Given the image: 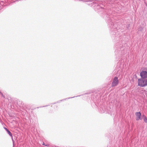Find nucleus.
I'll use <instances>...</instances> for the list:
<instances>
[{"instance_id":"1","label":"nucleus","mask_w":147,"mask_h":147,"mask_svg":"<svg viewBox=\"0 0 147 147\" xmlns=\"http://www.w3.org/2000/svg\"><path fill=\"white\" fill-rule=\"evenodd\" d=\"M138 85L141 87H143L147 85V80L146 79H138Z\"/></svg>"},{"instance_id":"2","label":"nucleus","mask_w":147,"mask_h":147,"mask_svg":"<svg viewBox=\"0 0 147 147\" xmlns=\"http://www.w3.org/2000/svg\"><path fill=\"white\" fill-rule=\"evenodd\" d=\"M114 20L111 19H109L108 21L109 27L111 29L113 28L115 30H114L115 31V30L117 29L116 28H117V24L114 23Z\"/></svg>"},{"instance_id":"3","label":"nucleus","mask_w":147,"mask_h":147,"mask_svg":"<svg viewBox=\"0 0 147 147\" xmlns=\"http://www.w3.org/2000/svg\"><path fill=\"white\" fill-rule=\"evenodd\" d=\"M119 80L117 77H115L113 79L112 83V86L113 87L117 86L119 83Z\"/></svg>"},{"instance_id":"4","label":"nucleus","mask_w":147,"mask_h":147,"mask_svg":"<svg viewBox=\"0 0 147 147\" xmlns=\"http://www.w3.org/2000/svg\"><path fill=\"white\" fill-rule=\"evenodd\" d=\"M140 76L142 78L145 79L147 78V71H142L140 73Z\"/></svg>"},{"instance_id":"5","label":"nucleus","mask_w":147,"mask_h":147,"mask_svg":"<svg viewBox=\"0 0 147 147\" xmlns=\"http://www.w3.org/2000/svg\"><path fill=\"white\" fill-rule=\"evenodd\" d=\"M135 115L136 117V120L138 121L139 120L142 119V118L141 117V113L140 112H136L135 113Z\"/></svg>"},{"instance_id":"6","label":"nucleus","mask_w":147,"mask_h":147,"mask_svg":"<svg viewBox=\"0 0 147 147\" xmlns=\"http://www.w3.org/2000/svg\"><path fill=\"white\" fill-rule=\"evenodd\" d=\"M7 132L8 134H9V135L11 137L12 140L13 142V145H14V140L13 138V136L12 134L10 132V131H9V130L7 131Z\"/></svg>"},{"instance_id":"7","label":"nucleus","mask_w":147,"mask_h":147,"mask_svg":"<svg viewBox=\"0 0 147 147\" xmlns=\"http://www.w3.org/2000/svg\"><path fill=\"white\" fill-rule=\"evenodd\" d=\"M102 3H103V2L100 1H97L95 3L98 6H100L101 5V4Z\"/></svg>"},{"instance_id":"8","label":"nucleus","mask_w":147,"mask_h":147,"mask_svg":"<svg viewBox=\"0 0 147 147\" xmlns=\"http://www.w3.org/2000/svg\"><path fill=\"white\" fill-rule=\"evenodd\" d=\"M80 1H83V2H88L90 1L92 2V0H80Z\"/></svg>"},{"instance_id":"9","label":"nucleus","mask_w":147,"mask_h":147,"mask_svg":"<svg viewBox=\"0 0 147 147\" xmlns=\"http://www.w3.org/2000/svg\"><path fill=\"white\" fill-rule=\"evenodd\" d=\"M144 120L145 123H147V118L146 117H145L144 118Z\"/></svg>"},{"instance_id":"10","label":"nucleus","mask_w":147,"mask_h":147,"mask_svg":"<svg viewBox=\"0 0 147 147\" xmlns=\"http://www.w3.org/2000/svg\"><path fill=\"white\" fill-rule=\"evenodd\" d=\"M43 145H45L46 146H47V147H48V146H49V144H45L44 143H43V144H42Z\"/></svg>"},{"instance_id":"11","label":"nucleus","mask_w":147,"mask_h":147,"mask_svg":"<svg viewBox=\"0 0 147 147\" xmlns=\"http://www.w3.org/2000/svg\"><path fill=\"white\" fill-rule=\"evenodd\" d=\"M113 1H110L109 2V1H108L107 2V3H109L110 4H112L113 3Z\"/></svg>"},{"instance_id":"12","label":"nucleus","mask_w":147,"mask_h":147,"mask_svg":"<svg viewBox=\"0 0 147 147\" xmlns=\"http://www.w3.org/2000/svg\"><path fill=\"white\" fill-rule=\"evenodd\" d=\"M4 128L7 131H8V130L6 128L4 127Z\"/></svg>"},{"instance_id":"13","label":"nucleus","mask_w":147,"mask_h":147,"mask_svg":"<svg viewBox=\"0 0 147 147\" xmlns=\"http://www.w3.org/2000/svg\"><path fill=\"white\" fill-rule=\"evenodd\" d=\"M1 94L2 96L4 97V96H3V94L2 93H1Z\"/></svg>"},{"instance_id":"14","label":"nucleus","mask_w":147,"mask_h":147,"mask_svg":"<svg viewBox=\"0 0 147 147\" xmlns=\"http://www.w3.org/2000/svg\"><path fill=\"white\" fill-rule=\"evenodd\" d=\"M142 116L144 117V118L145 117H146L144 115H143Z\"/></svg>"},{"instance_id":"15","label":"nucleus","mask_w":147,"mask_h":147,"mask_svg":"<svg viewBox=\"0 0 147 147\" xmlns=\"http://www.w3.org/2000/svg\"><path fill=\"white\" fill-rule=\"evenodd\" d=\"M112 15H111L110 18H112Z\"/></svg>"},{"instance_id":"16","label":"nucleus","mask_w":147,"mask_h":147,"mask_svg":"<svg viewBox=\"0 0 147 147\" xmlns=\"http://www.w3.org/2000/svg\"><path fill=\"white\" fill-rule=\"evenodd\" d=\"M74 97H70V98H74Z\"/></svg>"},{"instance_id":"17","label":"nucleus","mask_w":147,"mask_h":147,"mask_svg":"<svg viewBox=\"0 0 147 147\" xmlns=\"http://www.w3.org/2000/svg\"><path fill=\"white\" fill-rule=\"evenodd\" d=\"M1 93H2V92H1L0 91V94H1Z\"/></svg>"},{"instance_id":"18","label":"nucleus","mask_w":147,"mask_h":147,"mask_svg":"<svg viewBox=\"0 0 147 147\" xmlns=\"http://www.w3.org/2000/svg\"><path fill=\"white\" fill-rule=\"evenodd\" d=\"M16 1H13V2H15Z\"/></svg>"},{"instance_id":"19","label":"nucleus","mask_w":147,"mask_h":147,"mask_svg":"<svg viewBox=\"0 0 147 147\" xmlns=\"http://www.w3.org/2000/svg\"><path fill=\"white\" fill-rule=\"evenodd\" d=\"M1 119H0V122H1Z\"/></svg>"},{"instance_id":"20","label":"nucleus","mask_w":147,"mask_h":147,"mask_svg":"<svg viewBox=\"0 0 147 147\" xmlns=\"http://www.w3.org/2000/svg\"><path fill=\"white\" fill-rule=\"evenodd\" d=\"M111 30H112V31H113V30L112 29H111Z\"/></svg>"}]
</instances>
